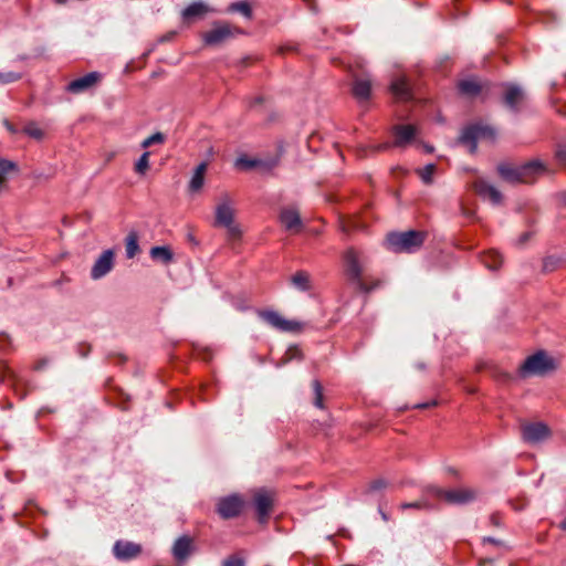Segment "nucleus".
<instances>
[{
  "label": "nucleus",
  "instance_id": "nucleus-51",
  "mask_svg": "<svg viewBox=\"0 0 566 566\" xmlns=\"http://www.w3.org/2000/svg\"><path fill=\"white\" fill-rule=\"evenodd\" d=\"M378 512H379V514H380L381 518H382L385 522H387V521L389 520V516L387 515V513H386V512H384V511L381 510V507H379Z\"/></svg>",
  "mask_w": 566,
  "mask_h": 566
},
{
  "label": "nucleus",
  "instance_id": "nucleus-2",
  "mask_svg": "<svg viewBox=\"0 0 566 566\" xmlns=\"http://www.w3.org/2000/svg\"><path fill=\"white\" fill-rule=\"evenodd\" d=\"M426 237V232L417 230L391 232L386 238V247L395 253H413L422 247Z\"/></svg>",
  "mask_w": 566,
  "mask_h": 566
},
{
  "label": "nucleus",
  "instance_id": "nucleus-57",
  "mask_svg": "<svg viewBox=\"0 0 566 566\" xmlns=\"http://www.w3.org/2000/svg\"><path fill=\"white\" fill-rule=\"evenodd\" d=\"M426 150H427L428 153H431V151L433 150V148H432V147H430V146H427V147H426Z\"/></svg>",
  "mask_w": 566,
  "mask_h": 566
},
{
  "label": "nucleus",
  "instance_id": "nucleus-19",
  "mask_svg": "<svg viewBox=\"0 0 566 566\" xmlns=\"http://www.w3.org/2000/svg\"><path fill=\"white\" fill-rule=\"evenodd\" d=\"M416 127L412 125H397L394 127L395 142L394 146L396 147H405L409 144L416 136Z\"/></svg>",
  "mask_w": 566,
  "mask_h": 566
},
{
  "label": "nucleus",
  "instance_id": "nucleus-29",
  "mask_svg": "<svg viewBox=\"0 0 566 566\" xmlns=\"http://www.w3.org/2000/svg\"><path fill=\"white\" fill-rule=\"evenodd\" d=\"M482 262L489 270L496 271L501 268L503 259L497 251L491 250L482 256Z\"/></svg>",
  "mask_w": 566,
  "mask_h": 566
},
{
  "label": "nucleus",
  "instance_id": "nucleus-25",
  "mask_svg": "<svg viewBox=\"0 0 566 566\" xmlns=\"http://www.w3.org/2000/svg\"><path fill=\"white\" fill-rule=\"evenodd\" d=\"M208 168V164L206 161L200 163L189 181V190L192 192L199 191L205 184V174Z\"/></svg>",
  "mask_w": 566,
  "mask_h": 566
},
{
  "label": "nucleus",
  "instance_id": "nucleus-44",
  "mask_svg": "<svg viewBox=\"0 0 566 566\" xmlns=\"http://www.w3.org/2000/svg\"><path fill=\"white\" fill-rule=\"evenodd\" d=\"M388 482L384 479H377L369 484V491L376 492L387 488Z\"/></svg>",
  "mask_w": 566,
  "mask_h": 566
},
{
  "label": "nucleus",
  "instance_id": "nucleus-38",
  "mask_svg": "<svg viewBox=\"0 0 566 566\" xmlns=\"http://www.w3.org/2000/svg\"><path fill=\"white\" fill-rule=\"evenodd\" d=\"M23 132L28 136H30L36 140L42 139L44 136L43 130L35 123H29L28 125H25Z\"/></svg>",
  "mask_w": 566,
  "mask_h": 566
},
{
  "label": "nucleus",
  "instance_id": "nucleus-45",
  "mask_svg": "<svg viewBox=\"0 0 566 566\" xmlns=\"http://www.w3.org/2000/svg\"><path fill=\"white\" fill-rule=\"evenodd\" d=\"M555 156L559 163H566V146H559Z\"/></svg>",
  "mask_w": 566,
  "mask_h": 566
},
{
  "label": "nucleus",
  "instance_id": "nucleus-15",
  "mask_svg": "<svg viewBox=\"0 0 566 566\" xmlns=\"http://www.w3.org/2000/svg\"><path fill=\"white\" fill-rule=\"evenodd\" d=\"M113 553L119 560H129L139 556L142 546L133 542L119 539L115 542Z\"/></svg>",
  "mask_w": 566,
  "mask_h": 566
},
{
  "label": "nucleus",
  "instance_id": "nucleus-47",
  "mask_svg": "<svg viewBox=\"0 0 566 566\" xmlns=\"http://www.w3.org/2000/svg\"><path fill=\"white\" fill-rule=\"evenodd\" d=\"M483 543H490V544H493V545H501L502 542L497 538H494V537H484L483 538Z\"/></svg>",
  "mask_w": 566,
  "mask_h": 566
},
{
  "label": "nucleus",
  "instance_id": "nucleus-27",
  "mask_svg": "<svg viewBox=\"0 0 566 566\" xmlns=\"http://www.w3.org/2000/svg\"><path fill=\"white\" fill-rule=\"evenodd\" d=\"M139 235L137 231L132 230L125 239L126 258L133 259L140 251L138 244Z\"/></svg>",
  "mask_w": 566,
  "mask_h": 566
},
{
  "label": "nucleus",
  "instance_id": "nucleus-41",
  "mask_svg": "<svg viewBox=\"0 0 566 566\" xmlns=\"http://www.w3.org/2000/svg\"><path fill=\"white\" fill-rule=\"evenodd\" d=\"M261 164L260 160L256 159H248V158H239L237 161L238 166H242L247 169H251L258 167Z\"/></svg>",
  "mask_w": 566,
  "mask_h": 566
},
{
  "label": "nucleus",
  "instance_id": "nucleus-10",
  "mask_svg": "<svg viewBox=\"0 0 566 566\" xmlns=\"http://www.w3.org/2000/svg\"><path fill=\"white\" fill-rule=\"evenodd\" d=\"M242 509L243 500L237 494L221 497L217 504V512L222 518H233L241 513Z\"/></svg>",
  "mask_w": 566,
  "mask_h": 566
},
{
  "label": "nucleus",
  "instance_id": "nucleus-4",
  "mask_svg": "<svg viewBox=\"0 0 566 566\" xmlns=\"http://www.w3.org/2000/svg\"><path fill=\"white\" fill-rule=\"evenodd\" d=\"M556 368L555 361L545 352L539 350L528 356L520 366L518 373L522 377L544 376Z\"/></svg>",
  "mask_w": 566,
  "mask_h": 566
},
{
  "label": "nucleus",
  "instance_id": "nucleus-32",
  "mask_svg": "<svg viewBox=\"0 0 566 566\" xmlns=\"http://www.w3.org/2000/svg\"><path fill=\"white\" fill-rule=\"evenodd\" d=\"M13 170H17L15 163L0 158V188L3 186L7 175Z\"/></svg>",
  "mask_w": 566,
  "mask_h": 566
},
{
  "label": "nucleus",
  "instance_id": "nucleus-48",
  "mask_svg": "<svg viewBox=\"0 0 566 566\" xmlns=\"http://www.w3.org/2000/svg\"><path fill=\"white\" fill-rule=\"evenodd\" d=\"M436 405H437V401L436 400H431V401H428L426 403L416 405L415 408H429V407H433Z\"/></svg>",
  "mask_w": 566,
  "mask_h": 566
},
{
  "label": "nucleus",
  "instance_id": "nucleus-8",
  "mask_svg": "<svg viewBox=\"0 0 566 566\" xmlns=\"http://www.w3.org/2000/svg\"><path fill=\"white\" fill-rule=\"evenodd\" d=\"M521 434L524 442L534 446L549 439L552 431L544 422H527L522 424Z\"/></svg>",
  "mask_w": 566,
  "mask_h": 566
},
{
  "label": "nucleus",
  "instance_id": "nucleus-36",
  "mask_svg": "<svg viewBox=\"0 0 566 566\" xmlns=\"http://www.w3.org/2000/svg\"><path fill=\"white\" fill-rule=\"evenodd\" d=\"M149 168V153L145 151L135 164V171L138 175H145Z\"/></svg>",
  "mask_w": 566,
  "mask_h": 566
},
{
  "label": "nucleus",
  "instance_id": "nucleus-24",
  "mask_svg": "<svg viewBox=\"0 0 566 566\" xmlns=\"http://www.w3.org/2000/svg\"><path fill=\"white\" fill-rule=\"evenodd\" d=\"M352 91L355 98L360 103L367 102L371 93V83L366 78H357L354 81Z\"/></svg>",
  "mask_w": 566,
  "mask_h": 566
},
{
  "label": "nucleus",
  "instance_id": "nucleus-59",
  "mask_svg": "<svg viewBox=\"0 0 566 566\" xmlns=\"http://www.w3.org/2000/svg\"><path fill=\"white\" fill-rule=\"evenodd\" d=\"M522 239H523V241H524V240H526V239H527V234H524V235L522 237Z\"/></svg>",
  "mask_w": 566,
  "mask_h": 566
},
{
  "label": "nucleus",
  "instance_id": "nucleus-9",
  "mask_svg": "<svg viewBox=\"0 0 566 566\" xmlns=\"http://www.w3.org/2000/svg\"><path fill=\"white\" fill-rule=\"evenodd\" d=\"M259 317L273 328L281 332H297L301 324L296 321H289L275 311H260Z\"/></svg>",
  "mask_w": 566,
  "mask_h": 566
},
{
  "label": "nucleus",
  "instance_id": "nucleus-42",
  "mask_svg": "<svg viewBox=\"0 0 566 566\" xmlns=\"http://www.w3.org/2000/svg\"><path fill=\"white\" fill-rule=\"evenodd\" d=\"M222 566H244V559L237 555H232L223 560Z\"/></svg>",
  "mask_w": 566,
  "mask_h": 566
},
{
  "label": "nucleus",
  "instance_id": "nucleus-23",
  "mask_svg": "<svg viewBox=\"0 0 566 566\" xmlns=\"http://www.w3.org/2000/svg\"><path fill=\"white\" fill-rule=\"evenodd\" d=\"M254 505L259 516L260 522H263L268 516L271 505L272 499L266 491H259L254 496Z\"/></svg>",
  "mask_w": 566,
  "mask_h": 566
},
{
  "label": "nucleus",
  "instance_id": "nucleus-17",
  "mask_svg": "<svg viewBox=\"0 0 566 566\" xmlns=\"http://www.w3.org/2000/svg\"><path fill=\"white\" fill-rule=\"evenodd\" d=\"M280 221L287 231H298L302 220L295 208H284L280 212Z\"/></svg>",
  "mask_w": 566,
  "mask_h": 566
},
{
  "label": "nucleus",
  "instance_id": "nucleus-58",
  "mask_svg": "<svg viewBox=\"0 0 566 566\" xmlns=\"http://www.w3.org/2000/svg\"><path fill=\"white\" fill-rule=\"evenodd\" d=\"M87 352H88V350H86V352H84V353H81V355H82L83 357H86Z\"/></svg>",
  "mask_w": 566,
  "mask_h": 566
},
{
  "label": "nucleus",
  "instance_id": "nucleus-28",
  "mask_svg": "<svg viewBox=\"0 0 566 566\" xmlns=\"http://www.w3.org/2000/svg\"><path fill=\"white\" fill-rule=\"evenodd\" d=\"M291 282L297 290L302 292L310 291L312 287L310 274L305 271H297L291 277Z\"/></svg>",
  "mask_w": 566,
  "mask_h": 566
},
{
  "label": "nucleus",
  "instance_id": "nucleus-11",
  "mask_svg": "<svg viewBox=\"0 0 566 566\" xmlns=\"http://www.w3.org/2000/svg\"><path fill=\"white\" fill-rule=\"evenodd\" d=\"M522 184H533L548 170L539 159H533L520 165Z\"/></svg>",
  "mask_w": 566,
  "mask_h": 566
},
{
  "label": "nucleus",
  "instance_id": "nucleus-40",
  "mask_svg": "<svg viewBox=\"0 0 566 566\" xmlns=\"http://www.w3.org/2000/svg\"><path fill=\"white\" fill-rule=\"evenodd\" d=\"M165 140V136L161 133H155L143 140L142 147L147 148L154 144H161Z\"/></svg>",
  "mask_w": 566,
  "mask_h": 566
},
{
  "label": "nucleus",
  "instance_id": "nucleus-22",
  "mask_svg": "<svg viewBox=\"0 0 566 566\" xmlns=\"http://www.w3.org/2000/svg\"><path fill=\"white\" fill-rule=\"evenodd\" d=\"M390 92L400 101H408L411 98V88L405 76H397L391 81Z\"/></svg>",
  "mask_w": 566,
  "mask_h": 566
},
{
  "label": "nucleus",
  "instance_id": "nucleus-6",
  "mask_svg": "<svg viewBox=\"0 0 566 566\" xmlns=\"http://www.w3.org/2000/svg\"><path fill=\"white\" fill-rule=\"evenodd\" d=\"M243 31L226 21L213 22V28L210 31L202 33V41L208 46H216L229 39L234 38L237 34H242Z\"/></svg>",
  "mask_w": 566,
  "mask_h": 566
},
{
  "label": "nucleus",
  "instance_id": "nucleus-16",
  "mask_svg": "<svg viewBox=\"0 0 566 566\" xmlns=\"http://www.w3.org/2000/svg\"><path fill=\"white\" fill-rule=\"evenodd\" d=\"M216 10L210 8L202 1H196L186 7L181 13L185 22H193L195 20L203 19L207 14L214 12Z\"/></svg>",
  "mask_w": 566,
  "mask_h": 566
},
{
  "label": "nucleus",
  "instance_id": "nucleus-26",
  "mask_svg": "<svg viewBox=\"0 0 566 566\" xmlns=\"http://www.w3.org/2000/svg\"><path fill=\"white\" fill-rule=\"evenodd\" d=\"M149 255L155 262H159L165 265L171 263L174 260L172 251L166 245L153 247L149 251Z\"/></svg>",
  "mask_w": 566,
  "mask_h": 566
},
{
  "label": "nucleus",
  "instance_id": "nucleus-56",
  "mask_svg": "<svg viewBox=\"0 0 566 566\" xmlns=\"http://www.w3.org/2000/svg\"><path fill=\"white\" fill-rule=\"evenodd\" d=\"M44 364H45V361H42L41 364H39V365L36 366V369L42 368V367L44 366Z\"/></svg>",
  "mask_w": 566,
  "mask_h": 566
},
{
  "label": "nucleus",
  "instance_id": "nucleus-3",
  "mask_svg": "<svg viewBox=\"0 0 566 566\" xmlns=\"http://www.w3.org/2000/svg\"><path fill=\"white\" fill-rule=\"evenodd\" d=\"M427 494L444 501L450 505H465L478 499L476 489L462 486L458 489L444 490L442 488L430 485L426 489Z\"/></svg>",
  "mask_w": 566,
  "mask_h": 566
},
{
  "label": "nucleus",
  "instance_id": "nucleus-34",
  "mask_svg": "<svg viewBox=\"0 0 566 566\" xmlns=\"http://www.w3.org/2000/svg\"><path fill=\"white\" fill-rule=\"evenodd\" d=\"M400 509L407 510V509H415V510H431L433 506L426 500L421 499L415 502H406L400 504Z\"/></svg>",
  "mask_w": 566,
  "mask_h": 566
},
{
  "label": "nucleus",
  "instance_id": "nucleus-53",
  "mask_svg": "<svg viewBox=\"0 0 566 566\" xmlns=\"http://www.w3.org/2000/svg\"><path fill=\"white\" fill-rule=\"evenodd\" d=\"M416 367H417L419 370H424V369H426V364H424V363H418V364H416Z\"/></svg>",
  "mask_w": 566,
  "mask_h": 566
},
{
  "label": "nucleus",
  "instance_id": "nucleus-20",
  "mask_svg": "<svg viewBox=\"0 0 566 566\" xmlns=\"http://www.w3.org/2000/svg\"><path fill=\"white\" fill-rule=\"evenodd\" d=\"M497 172L500 177L510 184H522L520 165H512L509 163H501L497 165Z\"/></svg>",
  "mask_w": 566,
  "mask_h": 566
},
{
  "label": "nucleus",
  "instance_id": "nucleus-43",
  "mask_svg": "<svg viewBox=\"0 0 566 566\" xmlns=\"http://www.w3.org/2000/svg\"><path fill=\"white\" fill-rule=\"evenodd\" d=\"M294 358H302L301 349L296 346L290 347L286 352V358L284 359V363L294 359Z\"/></svg>",
  "mask_w": 566,
  "mask_h": 566
},
{
  "label": "nucleus",
  "instance_id": "nucleus-52",
  "mask_svg": "<svg viewBox=\"0 0 566 566\" xmlns=\"http://www.w3.org/2000/svg\"><path fill=\"white\" fill-rule=\"evenodd\" d=\"M389 147H390V145H389V144H381V145H379V146L377 147V150H386V149H388Z\"/></svg>",
  "mask_w": 566,
  "mask_h": 566
},
{
  "label": "nucleus",
  "instance_id": "nucleus-7",
  "mask_svg": "<svg viewBox=\"0 0 566 566\" xmlns=\"http://www.w3.org/2000/svg\"><path fill=\"white\" fill-rule=\"evenodd\" d=\"M481 138L494 139L495 130L491 126L483 124H473L467 126L460 137L459 142L465 146H468L470 153H475L478 147V140Z\"/></svg>",
  "mask_w": 566,
  "mask_h": 566
},
{
  "label": "nucleus",
  "instance_id": "nucleus-31",
  "mask_svg": "<svg viewBox=\"0 0 566 566\" xmlns=\"http://www.w3.org/2000/svg\"><path fill=\"white\" fill-rule=\"evenodd\" d=\"M228 11H230V12H239L243 17H245L247 19H251L252 18V9H251L250 3L247 0H242V1H238V2H232L229 6Z\"/></svg>",
  "mask_w": 566,
  "mask_h": 566
},
{
  "label": "nucleus",
  "instance_id": "nucleus-37",
  "mask_svg": "<svg viewBox=\"0 0 566 566\" xmlns=\"http://www.w3.org/2000/svg\"><path fill=\"white\" fill-rule=\"evenodd\" d=\"M434 171L436 166L433 164H428L423 168L419 169L418 174L426 185H430L432 182Z\"/></svg>",
  "mask_w": 566,
  "mask_h": 566
},
{
  "label": "nucleus",
  "instance_id": "nucleus-39",
  "mask_svg": "<svg viewBox=\"0 0 566 566\" xmlns=\"http://www.w3.org/2000/svg\"><path fill=\"white\" fill-rule=\"evenodd\" d=\"M21 77H22V74L18 73V72H12V71L0 72V84L7 85L10 83H14V82L19 81Z\"/></svg>",
  "mask_w": 566,
  "mask_h": 566
},
{
  "label": "nucleus",
  "instance_id": "nucleus-12",
  "mask_svg": "<svg viewBox=\"0 0 566 566\" xmlns=\"http://www.w3.org/2000/svg\"><path fill=\"white\" fill-rule=\"evenodd\" d=\"M114 251L107 249L97 258L91 269V277L93 280H99L108 274L114 268Z\"/></svg>",
  "mask_w": 566,
  "mask_h": 566
},
{
  "label": "nucleus",
  "instance_id": "nucleus-13",
  "mask_svg": "<svg viewBox=\"0 0 566 566\" xmlns=\"http://www.w3.org/2000/svg\"><path fill=\"white\" fill-rule=\"evenodd\" d=\"M472 188L482 199L490 200L494 206L501 205L503 199L502 193L486 180L482 178L476 179L472 184Z\"/></svg>",
  "mask_w": 566,
  "mask_h": 566
},
{
  "label": "nucleus",
  "instance_id": "nucleus-30",
  "mask_svg": "<svg viewBox=\"0 0 566 566\" xmlns=\"http://www.w3.org/2000/svg\"><path fill=\"white\" fill-rule=\"evenodd\" d=\"M459 91L468 96H474L478 95L481 92L480 84L472 78L463 80L459 82L458 84Z\"/></svg>",
  "mask_w": 566,
  "mask_h": 566
},
{
  "label": "nucleus",
  "instance_id": "nucleus-1",
  "mask_svg": "<svg viewBox=\"0 0 566 566\" xmlns=\"http://www.w3.org/2000/svg\"><path fill=\"white\" fill-rule=\"evenodd\" d=\"M343 263L345 275L360 292L368 293L379 285V282L368 285L364 280L369 259L363 251L352 247L346 249L343 253Z\"/></svg>",
  "mask_w": 566,
  "mask_h": 566
},
{
  "label": "nucleus",
  "instance_id": "nucleus-50",
  "mask_svg": "<svg viewBox=\"0 0 566 566\" xmlns=\"http://www.w3.org/2000/svg\"><path fill=\"white\" fill-rule=\"evenodd\" d=\"M447 472L450 474V475H453L455 478H459V472L457 469L452 468V467H449L447 468Z\"/></svg>",
  "mask_w": 566,
  "mask_h": 566
},
{
  "label": "nucleus",
  "instance_id": "nucleus-21",
  "mask_svg": "<svg viewBox=\"0 0 566 566\" xmlns=\"http://www.w3.org/2000/svg\"><path fill=\"white\" fill-rule=\"evenodd\" d=\"M525 94L520 86L513 84L506 86V92L504 94V103L511 111L517 112L518 104L523 102Z\"/></svg>",
  "mask_w": 566,
  "mask_h": 566
},
{
  "label": "nucleus",
  "instance_id": "nucleus-14",
  "mask_svg": "<svg viewBox=\"0 0 566 566\" xmlns=\"http://www.w3.org/2000/svg\"><path fill=\"white\" fill-rule=\"evenodd\" d=\"M101 78H102L101 73L91 72V73L85 74L82 77L71 81L67 84L66 90H67V92L73 93V94H81L83 92L88 91L93 86H95L101 81Z\"/></svg>",
  "mask_w": 566,
  "mask_h": 566
},
{
  "label": "nucleus",
  "instance_id": "nucleus-33",
  "mask_svg": "<svg viewBox=\"0 0 566 566\" xmlns=\"http://www.w3.org/2000/svg\"><path fill=\"white\" fill-rule=\"evenodd\" d=\"M363 226L355 219H340L339 229L344 233H350L352 231L361 229Z\"/></svg>",
  "mask_w": 566,
  "mask_h": 566
},
{
  "label": "nucleus",
  "instance_id": "nucleus-5",
  "mask_svg": "<svg viewBox=\"0 0 566 566\" xmlns=\"http://www.w3.org/2000/svg\"><path fill=\"white\" fill-rule=\"evenodd\" d=\"M214 226L226 228L231 239H239L242 234L239 224L234 222V209L227 196L216 207Z\"/></svg>",
  "mask_w": 566,
  "mask_h": 566
},
{
  "label": "nucleus",
  "instance_id": "nucleus-18",
  "mask_svg": "<svg viewBox=\"0 0 566 566\" xmlns=\"http://www.w3.org/2000/svg\"><path fill=\"white\" fill-rule=\"evenodd\" d=\"M192 552V539L189 536L179 537L172 546L174 558L178 563L185 562Z\"/></svg>",
  "mask_w": 566,
  "mask_h": 566
},
{
  "label": "nucleus",
  "instance_id": "nucleus-49",
  "mask_svg": "<svg viewBox=\"0 0 566 566\" xmlns=\"http://www.w3.org/2000/svg\"><path fill=\"white\" fill-rule=\"evenodd\" d=\"M4 125H6L7 129H8L10 133H12V134H15V133H17V129L14 128V126H13L11 123H9L8 120H4Z\"/></svg>",
  "mask_w": 566,
  "mask_h": 566
},
{
  "label": "nucleus",
  "instance_id": "nucleus-46",
  "mask_svg": "<svg viewBox=\"0 0 566 566\" xmlns=\"http://www.w3.org/2000/svg\"><path fill=\"white\" fill-rule=\"evenodd\" d=\"M553 268H554L553 259L547 258V259L544 261V270H545V271H551V270H553Z\"/></svg>",
  "mask_w": 566,
  "mask_h": 566
},
{
  "label": "nucleus",
  "instance_id": "nucleus-35",
  "mask_svg": "<svg viewBox=\"0 0 566 566\" xmlns=\"http://www.w3.org/2000/svg\"><path fill=\"white\" fill-rule=\"evenodd\" d=\"M312 387H313V391H314V406L319 409H323L324 408L323 387L317 379L313 380Z\"/></svg>",
  "mask_w": 566,
  "mask_h": 566
},
{
  "label": "nucleus",
  "instance_id": "nucleus-55",
  "mask_svg": "<svg viewBox=\"0 0 566 566\" xmlns=\"http://www.w3.org/2000/svg\"><path fill=\"white\" fill-rule=\"evenodd\" d=\"M559 527L566 531V517L560 522Z\"/></svg>",
  "mask_w": 566,
  "mask_h": 566
},
{
  "label": "nucleus",
  "instance_id": "nucleus-54",
  "mask_svg": "<svg viewBox=\"0 0 566 566\" xmlns=\"http://www.w3.org/2000/svg\"><path fill=\"white\" fill-rule=\"evenodd\" d=\"M491 521H492V523H493L494 525H496V526H499V525H500V524H499V521H497V517H496L495 515H492V516H491Z\"/></svg>",
  "mask_w": 566,
  "mask_h": 566
}]
</instances>
